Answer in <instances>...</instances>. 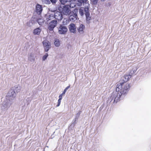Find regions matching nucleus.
Instances as JSON below:
<instances>
[{
    "label": "nucleus",
    "instance_id": "f257e3e1",
    "mask_svg": "<svg viewBox=\"0 0 151 151\" xmlns=\"http://www.w3.org/2000/svg\"><path fill=\"white\" fill-rule=\"evenodd\" d=\"M130 83L121 82L116 85V91L118 93L120 98L124 95L127 94L130 87Z\"/></svg>",
    "mask_w": 151,
    "mask_h": 151
},
{
    "label": "nucleus",
    "instance_id": "f03ea898",
    "mask_svg": "<svg viewBox=\"0 0 151 151\" xmlns=\"http://www.w3.org/2000/svg\"><path fill=\"white\" fill-rule=\"evenodd\" d=\"M79 12L81 16H83L84 14H85L86 17V23L89 24L91 19V17L90 16V14L89 8L88 7H85L83 9L80 8L79 10Z\"/></svg>",
    "mask_w": 151,
    "mask_h": 151
},
{
    "label": "nucleus",
    "instance_id": "7ed1b4c3",
    "mask_svg": "<svg viewBox=\"0 0 151 151\" xmlns=\"http://www.w3.org/2000/svg\"><path fill=\"white\" fill-rule=\"evenodd\" d=\"M120 95L118 94V93L117 92H114L111 96L109 97L107 101V103H110L113 100V103H116L120 100Z\"/></svg>",
    "mask_w": 151,
    "mask_h": 151
},
{
    "label": "nucleus",
    "instance_id": "20e7f679",
    "mask_svg": "<svg viewBox=\"0 0 151 151\" xmlns=\"http://www.w3.org/2000/svg\"><path fill=\"white\" fill-rule=\"evenodd\" d=\"M120 95L118 94V93L117 92H114L111 96L109 97L107 101V103H110L113 100V103H116L120 100Z\"/></svg>",
    "mask_w": 151,
    "mask_h": 151
},
{
    "label": "nucleus",
    "instance_id": "39448f33",
    "mask_svg": "<svg viewBox=\"0 0 151 151\" xmlns=\"http://www.w3.org/2000/svg\"><path fill=\"white\" fill-rule=\"evenodd\" d=\"M12 102L9 97H7V98H6L5 100L1 104V112L7 110L11 105Z\"/></svg>",
    "mask_w": 151,
    "mask_h": 151
},
{
    "label": "nucleus",
    "instance_id": "423d86ee",
    "mask_svg": "<svg viewBox=\"0 0 151 151\" xmlns=\"http://www.w3.org/2000/svg\"><path fill=\"white\" fill-rule=\"evenodd\" d=\"M78 12V9H74L69 17V20L71 22H74L78 18L77 14Z\"/></svg>",
    "mask_w": 151,
    "mask_h": 151
},
{
    "label": "nucleus",
    "instance_id": "0eeeda50",
    "mask_svg": "<svg viewBox=\"0 0 151 151\" xmlns=\"http://www.w3.org/2000/svg\"><path fill=\"white\" fill-rule=\"evenodd\" d=\"M44 51L45 52H48L51 48V43L47 40H44L42 42Z\"/></svg>",
    "mask_w": 151,
    "mask_h": 151
},
{
    "label": "nucleus",
    "instance_id": "6e6552de",
    "mask_svg": "<svg viewBox=\"0 0 151 151\" xmlns=\"http://www.w3.org/2000/svg\"><path fill=\"white\" fill-rule=\"evenodd\" d=\"M70 6L69 5H65L63 6L62 10V13L65 15H69L71 13Z\"/></svg>",
    "mask_w": 151,
    "mask_h": 151
},
{
    "label": "nucleus",
    "instance_id": "1a4fd4ad",
    "mask_svg": "<svg viewBox=\"0 0 151 151\" xmlns=\"http://www.w3.org/2000/svg\"><path fill=\"white\" fill-rule=\"evenodd\" d=\"M58 22L56 20H52L48 24V28L50 31H53L57 26Z\"/></svg>",
    "mask_w": 151,
    "mask_h": 151
},
{
    "label": "nucleus",
    "instance_id": "9d476101",
    "mask_svg": "<svg viewBox=\"0 0 151 151\" xmlns=\"http://www.w3.org/2000/svg\"><path fill=\"white\" fill-rule=\"evenodd\" d=\"M16 91L12 88L10 90L8 93L7 96H6V98L9 97L10 98V100L12 102L14 99L16 95Z\"/></svg>",
    "mask_w": 151,
    "mask_h": 151
},
{
    "label": "nucleus",
    "instance_id": "9b49d317",
    "mask_svg": "<svg viewBox=\"0 0 151 151\" xmlns=\"http://www.w3.org/2000/svg\"><path fill=\"white\" fill-rule=\"evenodd\" d=\"M54 18L58 21L61 20L63 19V15L62 12L58 11H54Z\"/></svg>",
    "mask_w": 151,
    "mask_h": 151
},
{
    "label": "nucleus",
    "instance_id": "f8f14e48",
    "mask_svg": "<svg viewBox=\"0 0 151 151\" xmlns=\"http://www.w3.org/2000/svg\"><path fill=\"white\" fill-rule=\"evenodd\" d=\"M68 31L67 27L63 25H60L58 28V33L60 34H65Z\"/></svg>",
    "mask_w": 151,
    "mask_h": 151
},
{
    "label": "nucleus",
    "instance_id": "ddd939ff",
    "mask_svg": "<svg viewBox=\"0 0 151 151\" xmlns=\"http://www.w3.org/2000/svg\"><path fill=\"white\" fill-rule=\"evenodd\" d=\"M42 11V6L37 4L36 7V11L37 14L39 15H41Z\"/></svg>",
    "mask_w": 151,
    "mask_h": 151
},
{
    "label": "nucleus",
    "instance_id": "4468645a",
    "mask_svg": "<svg viewBox=\"0 0 151 151\" xmlns=\"http://www.w3.org/2000/svg\"><path fill=\"white\" fill-rule=\"evenodd\" d=\"M76 25L74 24H70L69 25V29L71 32L74 33H75L76 32Z\"/></svg>",
    "mask_w": 151,
    "mask_h": 151
},
{
    "label": "nucleus",
    "instance_id": "2eb2a0df",
    "mask_svg": "<svg viewBox=\"0 0 151 151\" xmlns=\"http://www.w3.org/2000/svg\"><path fill=\"white\" fill-rule=\"evenodd\" d=\"M45 20L46 22H48L50 20L54 18V15L53 14H50L49 13L45 15Z\"/></svg>",
    "mask_w": 151,
    "mask_h": 151
},
{
    "label": "nucleus",
    "instance_id": "dca6fc26",
    "mask_svg": "<svg viewBox=\"0 0 151 151\" xmlns=\"http://www.w3.org/2000/svg\"><path fill=\"white\" fill-rule=\"evenodd\" d=\"M85 29V26L84 25L81 24L77 28L78 32L80 34H82L83 33V30Z\"/></svg>",
    "mask_w": 151,
    "mask_h": 151
},
{
    "label": "nucleus",
    "instance_id": "f3484780",
    "mask_svg": "<svg viewBox=\"0 0 151 151\" xmlns=\"http://www.w3.org/2000/svg\"><path fill=\"white\" fill-rule=\"evenodd\" d=\"M132 77L129 73L126 74L122 79L123 81V82H124V83H126V82H127Z\"/></svg>",
    "mask_w": 151,
    "mask_h": 151
},
{
    "label": "nucleus",
    "instance_id": "a211bd4d",
    "mask_svg": "<svg viewBox=\"0 0 151 151\" xmlns=\"http://www.w3.org/2000/svg\"><path fill=\"white\" fill-rule=\"evenodd\" d=\"M137 69V68L136 67H134L130 70L129 73L132 76L133 75L135 74Z\"/></svg>",
    "mask_w": 151,
    "mask_h": 151
},
{
    "label": "nucleus",
    "instance_id": "6ab92c4d",
    "mask_svg": "<svg viewBox=\"0 0 151 151\" xmlns=\"http://www.w3.org/2000/svg\"><path fill=\"white\" fill-rule=\"evenodd\" d=\"M76 119H74L73 120L71 124L69 126V129H70L71 130H72L73 129L76 123Z\"/></svg>",
    "mask_w": 151,
    "mask_h": 151
},
{
    "label": "nucleus",
    "instance_id": "aec40b11",
    "mask_svg": "<svg viewBox=\"0 0 151 151\" xmlns=\"http://www.w3.org/2000/svg\"><path fill=\"white\" fill-rule=\"evenodd\" d=\"M41 31V29L39 27H38L34 30L33 33L35 35H39Z\"/></svg>",
    "mask_w": 151,
    "mask_h": 151
},
{
    "label": "nucleus",
    "instance_id": "412c9836",
    "mask_svg": "<svg viewBox=\"0 0 151 151\" xmlns=\"http://www.w3.org/2000/svg\"><path fill=\"white\" fill-rule=\"evenodd\" d=\"M12 89L15 91L16 92L18 93L20 91L21 87L19 85H17L13 87Z\"/></svg>",
    "mask_w": 151,
    "mask_h": 151
},
{
    "label": "nucleus",
    "instance_id": "4be33fe9",
    "mask_svg": "<svg viewBox=\"0 0 151 151\" xmlns=\"http://www.w3.org/2000/svg\"><path fill=\"white\" fill-rule=\"evenodd\" d=\"M78 2V6H82V4L86 3L87 1V0H77Z\"/></svg>",
    "mask_w": 151,
    "mask_h": 151
},
{
    "label": "nucleus",
    "instance_id": "5701e85b",
    "mask_svg": "<svg viewBox=\"0 0 151 151\" xmlns=\"http://www.w3.org/2000/svg\"><path fill=\"white\" fill-rule=\"evenodd\" d=\"M54 44L56 47H59L60 44V42L59 39H55L54 42Z\"/></svg>",
    "mask_w": 151,
    "mask_h": 151
},
{
    "label": "nucleus",
    "instance_id": "b1692460",
    "mask_svg": "<svg viewBox=\"0 0 151 151\" xmlns=\"http://www.w3.org/2000/svg\"><path fill=\"white\" fill-rule=\"evenodd\" d=\"M28 59L31 62H34L35 60L34 56L32 54H30L28 57Z\"/></svg>",
    "mask_w": 151,
    "mask_h": 151
},
{
    "label": "nucleus",
    "instance_id": "393cba45",
    "mask_svg": "<svg viewBox=\"0 0 151 151\" xmlns=\"http://www.w3.org/2000/svg\"><path fill=\"white\" fill-rule=\"evenodd\" d=\"M44 21L41 19H39L37 20V22L40 25H42L44 23Z\"/></svg>",
    "mask_w": 151,
    "mask_h": 151
},
{
    "label": "nucleus",
    "instance_id": "a878e982",
    "mask_svg": "<svg viewBox=\"0 0 151 151\" xmlns=\"http://www.w3.org/2000/svg\"><path fill=\"white\" fill-rule=\"evenodd\" d=\"M68 20L66 19H64L63 21V25H66L67 24L68 22Z\"/></svg>",
    "mask_w": 151,
    "mask_h": 151
},
{
    "label": "nucleus",
    "instance_id": "bb28decb",
    "mask_svg": "<svg viewBox=\"0 0 151 151\" xmlns=\"http://www.w3.org/2000/svg\"><path fill=\"white\" fill-rule=\"evenodd\" d=\"M34 22V21L33 20H30L27 23V25L29 27L31 26L32 25Z\"/></svg>",
    "mask_w": 151,
    "mask_h": 151
},
{
    "label": "nucleus",
    "instance_id": "cd10ccee",
    "mask_svg": "<svg viewBox=\"0 0 151 151\" xmlns=\"http://www.w3.org/2000/svg\"><path fill=\"white\" fill-rule=\"evenodd\" d=\"M98 0H91V1L92 4L96 5L98 3Z\"/></svg>",
    "mask_w": 151,
    "mask_h": 151
},
{
    "label": "nucleus",
    "instance_id": "c85d7f7f",
    "mask_svg": "<svg viewBox=\"0 0 151 151\" xmlns=\"http://www.w3.org/2000/svg\"><path fill=\"white\" fill-rule=\"evenodd\" d=\"M62 4H64L68 2V0H59Z\"/></svg>",
    "mask_w": 151,
    "mask_h": 151
},
{
    "label": "nucleus",
    "instance_id": "c756f323",
    "mask_svg": "<svg viewBox=\"0 0 151 151\" xmlns=\"http://www.w3.org/2000/svg\"><path fill=\"white\" fill-rule=\"evenodd\" d=\"M48 54L47 53H46L45 55H44L42 57V60H43V61H44L47 58V57H48Z\"/></svg>",
    "mask_w": 151,
    "mask_h": 151
},
{
    "label": "nucleus",
    "instance_id": "7c9ffc66",
    "mask_svg": "<svg viewBox=\"0 0 151 151\" xmlns=\"http://www.w3.org/2000/svg\"><path fill=\"white\" fill-rule=\"evenodd\" d=\"M81 111H80L78 113L76 114V118L74 119H76V120H77L78 119V117L81 113Z\"/></svg>",
    "mask_w": 151,
    "mask_h": 151
},
{
    "label": "nucleus",
    "instance_id": "2f4dec72",
    "mask_svg": "<svg viewBox=\"0 0 151 151\" xmlns=\"http://www.w3.org/2000/svg\"><path fill=\"white\" fill-rule=\"evenodd\" d=\"M70 87V85H69L67 87H66L64 90L63 91V94H64L66 92L67 90Z\"/></svg>",
    "mask_w": 151,
    "mask_h": 151
},
{
    "label": "nucleus",
    "instance_id": "473e14b6",
    "mask_svg": "<svg viewBox=\"0 0 151 151\" xmlns=\"http://www.w3.org/2000/svg\"><path fill=\"white\" fill-rule=\"evenodd\" d=\"M43 1L46 4H50V0H43Z\"/></svg>",
    "mask_w": 151,
    "mask_h": 151
},
{
    "label": "nucleus",
    "instance_id": "72a5a7b5",
    "mask_svg": "<svg viewBox=\"0 0 151 151\" xmlns=\"http://www.w3.org/2000/svg\"><path fill=\"white\" fill-rule=\"evenodd\" d=\"M50 3H51L52 4L54 5L57 2L58 0H50Z\"/></svg>",
    "mask_w": 151,
    "mask_h": 151
},
{
    "label": "nucleus",
    "instance_id": "f704fd0d",
    "mask_svg": "<svg viewBox=\"0 0 151 151\" xmlns=\"http://www.w3.org/2000/svg\"><path fill=\"white\" fill-rule=\"evenodd\" d=\"M63 94H63V93L61 94H60L59 96V99H62V96H63Z\"/></svg>",
    "mask_w": 151,
    "mask_h": 151
},
{
    "label": "nucleus",
    "instance_id": "c9c22d12",
    "mask_svg": "<svg viewBox=\"0 0 151 151\" xmlns=\"http://www.w3.org/2000/svg\"><path fill=\"white\" fill-rule=\"evenodd\" d=\"M60 103L61 102H58V104L57 105H56V107H58L60 105Z\"/></svg>",
    "mask_w": 151,
    "mask_h": 151
},
{
    "label": "nucleus",
    "instance_id": "e433bc0d",
    "mask_svg": "<svg viewBox=\"0 0 151 151\" xmlns=\"http://www.w3.org/2000/svg\"><path fill=\"white\" fill-rule=\"evenodd\" d=\"M62 100L61 99H59L58 100V102H61V100Z\"/></svg>",
    "mask_w": 151,
    "mask_h": 151
},
{
    "label": "nucleus",
    "instance_id": "4c0bfd02",
    "mask_svg": "<svg viewBox=\"0 0 151 151\" xmlns=\"http://www.w3.org/2000/svg\"><path fill=\"white\" fill-rule=\"evenodd\" d=\"M102 2H104L105 0H101Z\"/></svg>",
    "mask_w": 151,
    "mask_h": 151
},
{
    "label": "nucleus",
    "instance_id": "58836bf2",
    "mask_svg": "<svg viewBox=\"0 0 151 151\" xmlns=\"http://www.w3.org/2000/svg\"><path fill=\"white\" fill-rule=\"evenodd\" d=\"M88 1V0H87V1Z\"/></svg>",
    "mask_w": 151,
    "mask_h": 151
}]
</instances>
